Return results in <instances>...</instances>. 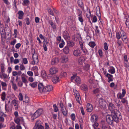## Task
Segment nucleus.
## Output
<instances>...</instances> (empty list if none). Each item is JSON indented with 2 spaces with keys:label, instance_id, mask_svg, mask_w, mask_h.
I'll list each match as a JSON object with an SVG mask.
<instances>
[{
  "label": "nucleus",
  "instance_id": "1",
  "mask_svg": "<svg viewBox=\"0 0 129 129\" xmlns=\"http://www.w3.org/2000/svg\"><path fill=\"white\" fill-rule=\"evenodd\" d=\"M122 118L120 113L116 109L112 111L111 114L107 115L106 118L107 123L110 125L112 124L114 121L118 123L119 120L121 119Z\"/></svg>",
  "mask_w": 129,
  "mask_h": 129
},
{
  "label": "nucleus",
  "instance_id": "2",
  "mask_svg": "<svg viewBox=\"0 0 129 129\" xmlns=\"http://www.w3.org/2000/svg\"><path fill=\"white\" fill-rule=\"evenodd\" d=\"M42 123L40 120H37L33 129H44V127L42 125Z\"/></svg>",
  "mask_w": 129,
  "mask_h": 129
},
{
  "label": "nucleus",
  "instance_id": "3",
  "mask_svg": "<svg viewBox=\"0 0 129 129\" xmlns=\"http://www.w3.org/2000/svg\"><path fill=\"white\" fill-rule=\"evenodd\" d=\"M60 106L61 108V110L63 115L65 116H67L68 111L66 108L64 107V105L61 102H60Z\"/></svg>",
  "mask_w": 129,
  "mask_h": 129
},
{
  "label": "nucleus",
  "instance_id": "4",
  "mask_svg": "<svg viewBox=\"0 0 129 129\" xmlns=\"http://www.w3.org/2000/svg\"><path fill=\"white\" fill-rule=\"evenodd\" d=\"M74 94L75 96L76 101L79 103L80 104V101L81 100V99L78 91L76 90H75L74 91Z\"/></svg>",
  "mask_w": 129,
  "mask_h": 129
},
{
  "label": "nucleus",
  "instance_id": "5",
  "mask_svg": "<svg viewBox=\"0 0 129 129\" xmlns=\"http://www.w3.org/2000/svg\"><path fill=\"white\" fill-rule=\"evenodd\" d=\"M124 67H126L128 70L129 71V63L128 62V60L127 59V56L126 55H124Z\"/></svg>",
  "mask_w": 129,
  "mask_h": 129
},
{
  "label": "nucleus",
  "instance_id": "6",
  "mask_svg": "<svg viewBox=\"0 0 129 129\" xmlns=\"http://www.w3.org/2000/svg\"><path fill=\"white\" fill-rule=\"evenodd\" d=\"M73 54L74 56L76 57H78L81 55V52L79 49H77L74 50Z\"/></svg>",
  "mask_w": 129,
  "mask_h": 129
},
{
  "label": "nucleus",
  "instance_id": "7",
  "mask_svg": "<svg viewBox=\"0 0 129 129\" xmlns=\"http://www.w3.org/2000/svg\"><path fill=\"white\" fill-rule=\"evenodd\" d=\"M53 87L51 85H48L44 87V92H49L53 89Z\"/></svg>",
  "mask_w": 129,
  "mask_h": 129
},
{
  "label": "nucleus",
  "instance_id": "8",
  "mask_svg": "<svg viewBox=\"0 0 129 129\" xmlns=\"http://www.w3.org/2000/svg\"><path fill=\"white\" fill-rule=\"evenodd\" d=\"M33 61L32 62V64L34 65L38 63L39 60L38 58V56L36 54H34L33 56Z\"/></svg>",
  "mask_w": 129,
  "mask_h": 129
},
{
  "label": "nucleus",
  "instance_id": "9",
  "mask_svg": "<svg viewBox=\"0 0 129 129\" xmlns=\"http://www.w3.org/2000/svg\"><path fill=\"white\" fill-rule=\"evenodd\" d=\"M0 33L2 38H3L5 35V32L4 25H2L1 26H0Z\"/></svg>",
  "mask_w": 129,
  "mask_h": 129
},
{
  "label": "nucleus",
  "instance_id": "10",
  "mask_svg": "<svg viewBox=\"0 0 129 129\" xmlns=\"http://www.w3.org/2000/svg\"><path fill=\"white\" fill-rule=\"evenodd\" d=\"M71 81H80L81 80L80 77L76 74H74L72 76L71 78Z\"/></svg>",
  "mask_w": 129,
  "mask_h": 129
},
{
  "label": "nucleus",
  "instance_id": "11",
  "mask_svg": "<svg viewBox=\"0 0 129 129\" xmlns=\"http://www.w3.org/2000/svg\"><path fill=\"white\" fill-rule=\"evenodd\" d=\"M49 72L50 74L53 75L56 74L58 70L56 68L52 67L50 69Z\"/></svg>",
  "mask_w": 129,
  "mask_h": 129
},
{
  "label": "nucleus",
  "instance_id": "12",
  "mask_svg": "<svg viewBox=\"0 0 129 129\" xmlns=\"http://www.w3.org/2000/svg\"><path fill=\"white\" fill-rule=\"evenodd\" d=\"M86 109L88 112H91L93 109L92 105L90 104H87L86 106Z\"/></svg>",
  "mask_w": 129,
  "mask_h": 129
},
{
  "label": "nucleus",
  "instance_id": "13",
  "mask_svg": "<svg viewBox=\"0 0 129 129\" xmlns=\"http://www.w3.org/2000/svg\"><path fill=\"white\" fill-rule=\"evenodd\" d=\"M38 88L40 92H44V87L42 83H40L38 84Z\"/></svg>",
  "mask_w": 129,
  "mask_h": 129
},
{
  "label": "nucleus",
  "instance_id": "14",
  "mask_svg": "<svg viewBox=\"0 0 129 129\" xmlns=\"http://www.w3.org/2000/svg\"><path fill=\"white\" fill-rule=\"evenodd\" d=\"M68 57L65 56H62L60 59V61L62 63L66 62L68 61Z\"/></svg>",
  "mask_w": 129,
  "mask_h": 129
},
{
  "label": "nucleus",
  "instance_id": "15",
  "mask_svg": "<svg viewBox=\"0 0 129 129\" xmlns=\"http://www.w3.org/2000/svg\"><path fill=\"white\" fill-rule=\"evenodd\" d=\"M85 60V58L84 57L82 56L80 57L79 58L78 61L80 64L82 65L84 63Z\"/></svg>",
  "mask_w": 129,
  "mask_h": 129
},
{
  "label": "nucleus",
  "instance_id": "16",
  "mask_svg": "<svg viewBox=\"0 0 129 129\" xmlns=\"http://www.w3.org/2000/svg\"><path fill=\"white\" fill-rule=\"evenodd\" d=\"M78 40L79 41V43L80 45V48L83 47V43L82 39L81 37H80V35H78Z\"/></svg>",
  "mask_w": 129,
  "mask_h": 129
},
{
  "label": "nucleus",
  "instance_id": "17",
  "mask_svg": "<svg viewBox=\"0 0 129 129\" xmlns=\"http://www.w3.org/2000/svg\"><path fill=\"white\" fill-rule=\"evenodd\" d=\"M108 72L111 74H113L115 72V70L114 68L112 66H110L109 68Z\"/></svg>",
  "mask_w": 129,
  "mask_h": 129
},
{
  "label": "nucleus",
  "instance_id": "18",
  "mask_svg": "<svg viewBox=\"0 0 129 129\" xmlns=\"http://www.w3.org/2000/svg\"><path fill=\"white\" fill-rule=\"evenodd\" d=\"M18 18L20 19H21L24 15L23 12L22 11H19L18 12Z\"/></svg>",
  "mask_w": 129,
  "mask_h": 129
},
{
  "label": "nucleus",
  "instance_id": "19",
  "mask_svg": "<svg viewBox=\"0 0 129 129\" xmlns=\"http://www.w3.org/2000/svg\"><path fill=\"white\" fill-rule=\"evenodd\" d=\"M40 116L37 113V112L36 111L31 117V119L32 120H34Z\"/></svg>",
  "mask_w": 129,
  "mask_h": 129
},
{
  "label": "nucleus",
  "instance_id": "20",
  "mask_svg": "<svg viewBox=\"0 0 129 129\" xmlns=\"http://www.w3.org/2000/svg\"><path fill=\"white\" fill-rule=\"evenodd\" d=\"M97 118L95 115H93L91 118V120L92 122H95L97 120Z\"/></svg>",
  "mask_w": 129,
  "mask_h": 129
},
{
  "label": "nucleus",
  "instance_id": "21",
  "mask_svg": "<svg viewBox=\"0 0 129 129\" xmlns=\"http://www.w3.org/2000/svg\"><path fill=\"white\" fill-rule=\"evenodd\" d=\"M64 38L66 39H67L69 38V34L67 31H64L63 33Z\"/></svg>",
  "mask_w": 129,
  "mask_h": 129
},
{
  "label": "nucleus",
  "instance_id": "22",
  "mask_svg": "<svg viewBox=\"0 0 129 129\" xmlns=\"http://www.w3.org/2000/svg\"><path fill=\"white\" fill-rule=\"evenodd\" d=\"M81 87L82 90L85 91H87L88 89L87 85L85 84H82L81 86Z\"/></svg>",
  "mask_w": 129,
  "mask_h": 129
},
{
  "label": "nucleus",
  "instance_id": "23",
  "mask_svg": "<svg viewBox=\"0 0 129 129\" xmlns=\"http://www.w3.org/2000/svg\"><path fill=\"white\" fill-rule=\"evenodd\" d=\"M99 106L100 107H103L104 106V102L103 101V99L102 98H101L99 99Z\"/></svg>",
  "mask_w": 129,
  "mask_h": 129
},
{
  "label": "nucleus",
  "instance_id": "24",
  "mask_svg": "<svg viewBox=\"0 0 129 129\" xmlns=\"http://www.w3.org/2000/svg\"><path fill=\"white\" fill-rule=\"evenodd\" d=\"M108 107L109 109L111 111V112L113 110H115V109L114 110H113V109L114 108V105L111 103H110L108 105Z\"/></svg>",
  "mask_w": 129,
  "mask_h": 129
},
{
  "label": "nucleus",
  "instance_id": "25",
  "mask_svg": "<svg viewBox=\"0 0 129 129\" xmlns=\"http://www.w3.org/2000/svg\"><path fill=\"white\" fill-rule=\"evenodd\" d=\"M59 61V59L57 58H53L52 60L51 63L52 64L57 63Z\"/></svg>",
  "mask_w": 129,
  "mask_h": 129
},
{
  "label": "nucleus",
  "instance_id": "26",
  "mask_svg": "<svg viewBox=\"0 0 129 129\" xmlns=\"http://www.w3.org/2000/svg\"><path fill=\"white\" fill-rule=\"evenodd\" d=\"M105 76L106 77L108 78L109 81H113V76L112 75L109 73H107L106 75Z\"/></svg>",
  "mask_w": 129,
  "mask_h": 129
},
{
  "label": "nucleus",
  "instance_id": "27",
  "mask_svg": "<svg viewBox=\"0 0 129 129\" xmlns=\"http://www.w3.org/2000/svg\"><path fill=\"white\" fill-rule=\"evenodd\" d=\"M63 51L65 54H68L69 53V49L68 46L65 47L63 49Z\"/></svg>",
  "mask_w": 129,
  "mask_h": 129
},
{
  "label": "nucleus",
  "instance_id": "28",
  "mask_svg": "<svg viewBox=\"0 0 129 129\" xmlns=\"http://www.w3.org/2000/svg\"><path fill=\"white\" fill-rule=\"evenodd\" d=\"M41 76L42 78L44 79L46 78V74L45 70H42L41 73Z\"/></svg>",
  "mask_w": 129,
  "mask_h": 129
},
{
  "label": "nucleus",
  "instance_id": "29",
  "mask_svg": "<svg viewBox=\"0 0 129 129\" xmlns=\"http://www.w3.org/2000/svg\"><path fill=\"white\" fill-rule=\"evenodd\" d=\"M120 34L121 36V38L126 36V34L125 32L122 30L120 31Z\"/></svg>",
  "mask_w": 129,
  "mask_h": 129
},
{
  "label": "nucleus",
  "instance_id": "30",
  "mask_svg": "<svg viewBox=\"0 0 129 129\" xmlns=\"http://www.w3.org/2000/svg\"><path fill=\"white\" fill-rule=\"evenodd\" d=\"M29 85L35 88L36 87L37 85V82H34L30 83L29 84Z\"/></svg>",
  "mask_w": 129,
  "mask_h": 129
},
{
  "label": "nucleus",
  "instance_id": "31",
  "mask_svg": "<svg viewBox=\"0 0 129 129\" xmlns=\"http://www.w3.org/2000/svg\"><path fill=\"white\" fill-rule=\"evenodd\" d=\"M36 111L40 116L43 113V110L42 109H38Z\"/></svg>",
  "mask_w": 129,
  "mask_h": 129
},
{
  "label": "nucleus",
  "instance_id": "32",
  "mask_svg": "<svg viewBox=\"0 0 129 129\" xmlns=\"http://www.w3.org/2000/svg\"><path fill=\"white\" fill-rule=\"evenodd\" d=\"M0 77L2 78H8V76L7 74L3 73L0 74Z\"/></svg>",
  "mask_w": 129,
  "mask_h": 129
},
{
  "label": "nucleus",
  "instance_id": "33",
  "mask_svg": "<svg viewBox=\"0 0 129 129\" xmlns=\"http://www.w3.org/2000/svg\"><path fill=\"white\" fill-rule=\"evenodd\" d=\"M6 94L5 92H2L1 94V99L3 101L5 100L6 99Z\"/></svg>",
  "mask_w": 129,
  "mask_h": 129
},
{
  "label": "nucleus",
  "instance_id": "34",
  "mask_svg": "<svg viewBox=\"0 0 129 129\" xmlns=\"http://www.w3.org/2000/svg\"><path fill=\"white\" fill-rule=\"evenodd\" d=\"M49 22V23L51 25L53 28L54 29L56 28V26L55 24H54L52 21L50 20Z\"/></svg>",
  "mask_w": 129,
  "mask_h": 129
},
{
  "label": "nucleus",
  "instance_id": "35",
  "mask_svg": "<svg viewBox=\"0 0 129 129\" xmlns=\"http://www.w3.org/2000/svg\"><path fill=\"white\" fill-rule=\"evenodd\" d=\"M86 15L87 18H89L91 15V12L89 10H87V11L86 12Z\"/></svg>",
  "mask_w": 129,
  "mask_h": 129
},
{
  "label": "nucleus",
  "instance_id": "36",
  "mask_svg": "<svg viewBox=\"0 0 129 129\" xmlns=\"http://www.w3.org/2000/svg\"><path fill=\"white\" fill-rule=\"evenodd\" d=\"M60 42V43L59 44V47L60 48H62L63 47L65 44L63 40H62Z\"/></svg>",
  "mask_w": 129,
  "mask_h": 129
},
{
  "label": "nucleus",
  "instance_id": "37",
  "mask_svg": "<svg viewBox=\"0 0 129 129\" xmlns=\"http://www.w3.org/2000/svg\"><path fill=\"white\" fill-rule=\"evenodd\" d=\"M78 19L79 21L81 23V24H82V22H83V19L82 18V16L81 15H79L78 16Z\"/></svg>",
  "mask_w": 129,
  "mask_h": 129
},
{
  "label": "nucleus",
  "instance_id": "38",
  "mask_svg": "<svg viewBox=\"0 0 129 129\" xmlns=\"http://www.w3.org/2000/svg\"><path fill=\"white\" fill-rule=\"evenodd\" d=\"M1 70L0 73H3L4 72L5 70L4 66L3 64H1Z\"/></svg>",
  "mask_w": 129,
  "mask_h": 129
},
{
  "label": "nucleus",
  "instance_id": "39",
  "mask_svg": "<svg viewBox=\"0 0 129 129\" xmlns=\"http://www.w3.org/2000/svg\"><path fill=\"white\" fill-rule=\"evenodd\" d=\"M14 121L15 122L18 124H20V120L19 118L16 117L15 118Z\"/></svg>",
  "mask_w": 129,
  "mask_h": 129
},
{
  "label": "nucleus",
  "instance_id": "40",
  "mask_svg": "<svg viewBox=\"0 0 129 129\" xmlns=\"http://www.w3.org/2000/svg\"><path fill=\"white\" fill-rule=\"evenodd\" d=\"M67 75V73L64 72H62L61 73L60 75V77L61 78L66 77Z\"/></svg>",
  "mask_w": 129,
  "mask_h": 129
},
{
  "label": "nucleus",
  "instance_id": "41",
  "mask_svg": "<svg viewBox=\"0 0 129 129\" xmlns=\"http://www.w3.org/2000/svg\"><path fill=\"white\" fill-rule=\"evenodd\" d=\"M88 45L90 47L92 48H93L95 45L94 42H89Z\"/></svg>",
  "mask_w": 129,
  "mask_h": 129
},
{
  "label": "nucleus",
  "instance_id": "42",
  "mask_svg": "<svg viewBox=\"0 0 129 129\" xmlns=\"http://www.w3.org/2000/svg\"><path fill=\"white\" fill-rule=\"evenodd\" d=\"M120 33L119 32H117L116 33V38L119 40L121 38V36Z\"/></svg>",
  "mask_w": 129,
  "mask_h": 129
},
{
  "label": "nucleus",
  "instance_id": "43",
  "mask_svg": "<svg viewBox=\"0 0 129 129\" xmlns=\"http://www.w3.org/2000/svg\"><path fill=\"white\" fill-rule=\"evenodd\" d=\"M122 40L125 43H127V39L126 36L121 38Z\"/></svg>",
  "mask_w": 129,
  "mask_h": 129
},
{
  "label": "nucleus",
  "instance_id": "44",
  "mask_svg": "<svg viewBox=\"0 0 129 129\" xmlns=\"http://www.w3.org/2000/svg\"><path fill=\"white\" fill-rule=\"evenodd\" d=\"M60 78L57 76H55L53 78V80L54 81H59V80H60Z\"/></svg>",
  "mask_w": 129,
  "mask_h": 129
},
{
  "label": "nucleus",
  "instance_id": "45",
  "mask_svg": "<svg viewBox=\"0 0 129 129\" xmlns=\"http://www.w3.org/2000/svg\"><path fill=\"white\" fill-rule=\"evenodd\" d=\"M5 109L7 111H9L11 109L10 107H9V106L8 104H6L5 105Z\"/></svg>",
  "mask_w": 129,
  "mask_h": 129
},
{
  "label": "nucleus",
  "instance_id": "46",
  "mask_svg": "<svg viewBox=\"0 0 129 129\" xmlns=\"http://www.w3.org/2000/svg\"><path fill=\"white\" fill-rule=\"evenodd\" d=\"M68 44L69 46L72 47L75 44L73 42L69 41L68 42Z\"/></svg>",
  "mask_w": 129,
  "mask_h": 129
},
{
  "label": "nucleus",
  "instance_id": "47",
  "mask_svg": "<svg viewBox=\"0 0 129 129\" xmlns=\"http://www.w3.org/2000/svg\"><path fill=\"white\" fill-rule=\"evenodd\" d=\"M54 111V112H56L58 110L57 106L55 104L53 105Z\"/></svg>",
  "mask_w": 129,
  "mask_h": 129
},
{
  "label": "nucleus",
  "instance_id": "48",
  "mask_svg": "<svg viewBox=\"0 0 129 129\" xmlns=\"http://www.w3.org/2000/svg\"><path fill=\"white\" fill-rule=\"evenodd\" d=\"M12 83V88L14 89L15 90H16L17 89V87L16 84L14 83L13 81H11Z\"/></svg>",
  "mask_w": 129,
  "mask_h": 129
},
{
  "label": "nucleus",
  "instance_id": "49",
  "mask_svg": "<svg viewBox=\"0 0 129 129\" xmlns=\"http://www.w3.org/2000/svg\"><path fill=\"white\" fill-rule=\"evenodd\" d=\"M102 124V129H107V127L105 125L104 122H103L101 123Z\"/></svg>",
  "mask_w": 129,
  "mask_h": 129
},
{
  "label": "nucleus",
  "instance_id": "50",
  "mask_svg": "<svg viewBox=\"0 0 129 129\" xmlns=\"http://www.w3.org/2000/svg\"><path fill=\"white\" fill-rule=\"evenodd\" d=\"M29 99L28 97H25V99L23 100V102H24L26 103H28L29 102Z\"/></svg>",
  "mask_w": 129,
  "mask_h": 129
},
{
  "label": "nucleus",
  "instance_id": "51",
  "mask_svg": "<svg viewBox=\"0 0 129 129\" xmlns=\"http://www.w3.org/2000/svg\"><path fill=\"white\" fill-rule=\"evenodd\" d=\"M89 64H86L84 66V70L87 71L89 69Z\"/></svg>",
  "mask_w": 129,
  "mask_h": 129
},
{
  "label": "nucleus",
  "instance_id": "52",
  "mask_svg": "<svg viewBox=\"0 0 129 129\" xmlns=\"http://www.w3.org/2000/svg\"><path fill=\"white\" fill-rule=\"evenodd\" d=\"M91 20L93 22H96L97 20L96 17L95 16H94Z\"/></svg>",
  "mask_w": 129,
  "mask_h": 129
},
{
  "label": "nucleus",
  "instance_id": "53",
  "mask_svg": "<svg viewBox=\"0 0 129 129\" xmlns=\"http://www.w3.org/2000/svg\"><path fill=\"white\" fill-rule=\"evenodd\" d=\"M23 4L24 6L27 5L29 3V1L28 0H24L23 1Z\"/></svg>",
  "mask_w": 129,
  "mask_h": 129
},
{
  "label": "nucleus",
  "instance_id": "54",
  "mask_svg": "<svg viewBox=\"0 0 129 129\" xmlns=\"http://www.w3.org/2000/svg\"><path fill=\"white\" fill-rule=\"evenodd\" d=\"M78 3L80 7H82L83 6V3L81 0H78Z\"/></svg>",
  "mask_w": 129,
  "mask_h": 129
},
{
  "label": "nucleus",
  "instance_id": "55",
  "mask_svg": "<svg viewBox=\"0 0 129 129\" xmlns=\"http://www.w3.org/2000/svg\"><path fill=\"white\" fill-rule=\"evenodd\" d=\"M71 119L72 120H73V121L75 120V116L74 114H72L71 115Z\"/></svg>",
  "mask_w": 129,
  "mask_h": 129
},
{
  "label": "nucleus",
  "instance_id": "56",
  "mask_svg": "<svg viewBox=\"0 0 129 129\" xmlns=\"http://www.w3.org/2000/svg\"><path fill=\"white\" fill-rule=\"evenodd\" d=\"M25 69V66L23 64H21L20 66V70L23 71Z\"/></svg>",
  "mask_w": 129,
  "mask_h": 129
},
{
  "label": "nucleus",
  "instance_id": "57",
  "mask_svg": "<svg viewBox=\"0 0 129 129\" xmlns=\"http://www.w3.org/2000/svg\"><path fill=\"white\" fill-rule=\"evenodd\" d=\"M99 91V88H97L94 90L93 91V92L94 94H96L98 93Z\"/></svg>",
  "mask_w": 129,
  "mask_h": 129
},
{
  "label": "nucleus",
  "instance_id": "58",
  "mask_svg": "<svg viewBox=\"0 0 129 129\" xmlns=\"http://www.w3.org/2000/svg\"><path fill=\"white\" fill-rule=\"evenodd\" d=\"M104 47L105 49L106 50H107L108 49V47L107 43L106 42L104 44Z\"/></svg>",
  "mask_w": 129,
  "mask_h": 129
},
{
  "label": "nucleus",
  "instance_id": "59",
  "mask_svg": "<svg viewBox=\"0 0 129 129\" xmlns=\"http://www.w3.org/2000/svg\"><path fill=\"white\" fill-rule=\"evenodd\" d=\"M18 97L20 100L22 101L23 100V96L21 93L19 94Z\"/></svg>",
  "mask_w": 129,
  "mask_h": 129
},
{
  "label": "nucleus",
  "instance_id": "60",
  "mask_svg": "<svg viewBox=\"0 0 129 129\" xmlns=\"http://www.w3.org/2000/svg\"><path fill=\"white\" fill-rule=\"evenodd\" d=\"M16 39H14L13 41H12L11 42V44L12 45H14L16 43Z\"/></svg>",
  "mask_w": 129,
  "mask_h": 129
},
{
  "label": "nucleus",
  "instance_id": "61",
  "mask_svg": "<svg viewBox=\"0 0 129 129\" xmlns=\"http://www.w3.org/2000/svg\"><path fill=\"white\" fill-rule=\"evenodd\" d=\"M21 78L22 81L26 80L25 77L24 73H23L22 74L21 76Z\"/></svg>",
  "mask_w": 129,
  "mask_h": 129
},
{
  "label": "nucleus",
  "instance_id": "62",
  "mask_svg": "<svg viewBox=\"0 0 129 129\" xmlns=\"http://www.w3.org/2000/svg\"><path fill=\"white\" fill-rule=\"evenodd\" d=\"M27 74L28 75L30 76H32L33 74V72L30 71H28L27 72Z\"/></svg>",
  "mask_w": 129,
  "mask_h": 129
},
{
  "label": "nucleus",
  "instance_id": "63",
  "mask_svg": "<svg viewBox=\"0 0 129 129\" xmlns=\"http://www.w3.org/2000/svg\"><path fill=\"white\" fill-rule=\"evenodd\" d=\"M117 106L118 108L122 109V105L120 102H119L117 104Z\"/></svg>",
  "mask_w": 129,
  "mask_h": 129
},
{
  "label": "nucleus",
  "instance_id": "64",
  "mask_svg": "<svg viewBox=\"0 0 129 129\" xmlns=\"http://www.w3.org/2000/svg\"><path fill=\"white\" fill-rule=\"evenodd\" d=\"M28 63L27 59L26 58H24L23 59V63L25 64H26Z\"/></svg>",
  "mask_w": 129,
  "mask_h": 129
}]
</instances>
